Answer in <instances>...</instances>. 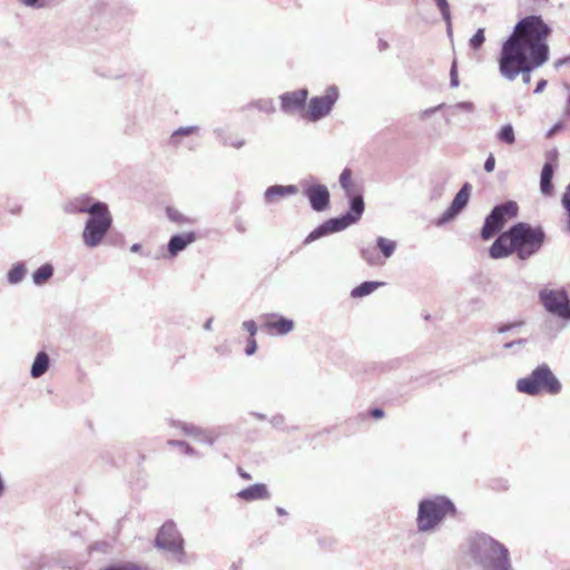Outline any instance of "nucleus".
Returning <instances> with one entry per match:
<instances>
[{"label": "nucleus", "instance_id": "f257e3e1", "mask_svg": "<svg viewBox=\"0 0 570 570\" xmlns=\"http://www.w3.org/2000/svg\"><path fill=\"white\" fill-rule=\"evenodd\" d=\"M551 33L552 28L540 14L525 16L515 23L499 53L549 58L548 38Z\"/></svg>", "mask_w": 570, "mask_h": 570}, {"label": "nucleus", "instance_id": "f03ea898", "mask_svg": "<svg viewBox=\"0 0 570 570\" xmlns=\"http://www.w3.org/2000/svg\"><path fill=\"white\" fill-rule=\"evenodd\" d=\"M340 186L348 200V209L340 216L332 217L314 228L304 239V244H311L333 233H338L358 223L365 212V203L362 190L352 181V170L344 168L338 178Z\"/></svg>", "mask_w": 570, "mask_h": 570}, {"label": "nucleus", "instance_id": "7ed1b4c3", "mask_svg": "<svg viewBox=\"0 0 570 570\" xmlns=\"http://www.w3.org/2000/svg\"><path fill=\"white\" fill-rule=\"evenodd\" d=\"M468 553L482 570H513L508 548L487 533L468 539Z\"/></svg>", "mask_w": 570, "mask_h": 570}, {"label": "nucleus", "instance_id": "20e7f679", "mask_svg": "<svg viewBox=\"0 0 570 570\" xmlns=\"http://www.w3.org/2000/svg\"><path fill=\"white\" fill-rule=\"evenodd\" d=\"M458 510L454 502L446 495H434L422 499L417 505V531L425 533L434 531L443 520L456 517Z\"/></svg>", "mask_w": 570, "mask_h": 570}, {"label": "nucleus", "instance_id": "39448f33", "mask_svg": "<svg viewBox=\"0 0 570 570\" xmlns=\"http://www.w3.org/2000/svg\"><path fill=\"white\" fill-rule=\"evenodd\" d=\"M510 234L512 244L517 247V256L521 261L537 255L547 240V234L542 226H533L524 222L511 225Z\"/></svg>", "mask_w": 570, "mask_h": 570}, {"label": "nucleus", "instance_id": "423d86ee", "mask_svg": "<svg viewBox=\"0 0 570 570\" xmlns=\"http://www.w3.org/2000/svg\"><path fill=\"white\" fill-rule=\"evenodd\" d=\"M549 58L499 53L498 67L502 78L514 81L520 75L525 85L531 82V72L543 66Z\"/></svg>", "mask_w": 570, "mask_h": 570}, {"label": "nucleus", "instance_id": "0eeeda50", "mask_svg": "<svg viewBox=\"0 0 570 570\" xmlns=\"http://www.w3.org/2000/svg\"><path fill=\"white\" fill-rule=\"evenodd\" d=\"M517 391L530 396L541 393L557 395L562 390V384L546 363L538 365L532 372L517 381Z\"/></svg>", "mask_w": 570, "mask_h": 570}, {"label": "nucleus", "instance_id": "6e6552de", "mask_svg": "<svg viewBox=\"0 0 570 570\" xmlns=\"http://www.w3.org/2000/svg\"><path fill=\"white\" fill-rule=\"evenodd\" d=\"M111 226L112 216L107 205L96 213H90V216L85 223L81 235L85 246L88 248L98 247Z\"/></svg>", "mask_w": 570, "mask_h": 570}, {"label": "nucleus", "instance_id": "1a4fd4ad", "mask_svg": "<svg viewBox=\"0 0 570 570\" xmlns=\"http://www.w3.org/2000/svg\"><path fill=\"white\" fill-rule=\"evenodd\" d=\"M519 206L514 200H507L495 205L487 215L480 236L483 240L493 238L507 224L509 219L518 216Z\"/></svg>", "mask_w": 570, "mask_h": 570}, {"label": "nucleus", "instance_id": "9d476101", "mask_svg": "<svg viewBox=\"0 0 570 570\" xmlns=\"http://www.w3.org/2000/svg\"><path fill=\"white\" fill-rule=\"evenodd\" d=\"M185 540L174 521H166L155 538V547L173 553L179 563L185 562Z\"/></svg>", "mask_w": 570, "mask_h": 570}, {"label": "nucleus", "instance_id": "9b49d317", "mask_svg": "<svg viewBox=\"0 0 570 570\" xmlns=\"http://www.w3.org/2000/svg\"><path fill=\"white\" fill-rule=\"evenodd\" d=\"M539 301L549 314L570 322V297L564 288L540 289Z\"/></svg>", "mask_w": 570, "mask_h": 570}, {"label": "nucleus", "instance_id": "f8f14e48", "mask_svg": "<svg viewBox=\"0 0 570 570\" xmlns=\"http://www.w3.org/2000/svg\"><path fill=\"white\" fill-rule=\"evenodd\" d=\"M338 97V88L335 85L328 86L324 95L314 96L309 99L305 115L306 118L313 122L325 118L333 110Z\"/></svg>", "mask_w": 570, "mask_h": 570}, {"label": "nucleus", "instance_id": "ddd939ff", "mask_svg": "<svg viewBox=\"0 0 570 570\" xmlns=\"http://www.w3.org/2000/svg\"><path fill=\"white\" fill-rule=\"evenodd\" d=\"M470 195L471 185L469 183H464L462 187L459 189V191L455 194L450 206L435 220V225L440 227L455 219L461 214V212L468 206Z\"/></svg>", "mask_w": 570, "mask_h": 570}, {"label": "nucleus", "instance_id": "4468645a", "mask_svg": "<svg viewBox=\"0 0 570 570\" xmlns=\"http://www.w3.org/2000/svg\"><path fill=\"white\" fill-rule=\"evenodd\" d=\"M304 195L308 199L309 206L314 212L321 213L328 208L331 195L325 185L313 184L304 188Z\"/></svg>", "mask_w": 570, "mask_h": 570}, {"label": "nucleus", "instance_id": "2eb2a0df", "mask_svg": "<svg viewBox=\"0 0 570 570\" xmlns=\"http://www.w3.org/2000/svg\"><path fill=\"white\" fill-rule=\"evenodd\" d=\"M307 98L308 90L306 88L294 91H286L279 96L281 109L283 112L292 115L304 109Z\"/></svg>", "mask_w": 570, "mask_h": 570}, {"label": "nucleus", "instance_id": "dca6fc26", "mask_svg": "<svg viewBox=\"0 0 570 570\" xmlns=\"http://www.w3.org/2000/svg\"><path fill=\"white\" fill-rule=\"evenodd\" d=\"M106 205L88 195H82L67 203L63 209L69 214H88L90 216V213H96Z\"/></svg>", "mask_w": 570, "mask_h": 570}, {"label": "nucleus", "instance_id": "f3484780", "mask_svg": "<svg viewBox=\"0 0 570 570\" xmlns=\"http://www.w3.org/2000/svg\"><path fill=\"white\" fill-rule=\"evenodd\" d=\"M517 254V247L512 244V236L510 227L501 233L489 248V255L493 259H501L509 257L511 254Z\"/></svg>", "mask_w": 570, "mask_h": 570}, {"label": "nucleus", "instance_id": "a211bd4d", "mask_svg": "<svg viewBox=\"0 0 570 570\" xmlns=\"http://www.w3.org/2000/svg\"><path fill=\"white\" fill-rule=\"evenodd\" d=\"M263 327L272 335H286L294 330V322L279 314L264 315Z\"/></svg>", "mask_w": 570, "mask_h": 570}, {"label": "nucleus", "instance_id": "6ab92c4d", "mask_svg": "<svg viewBox=\"0 0 570 570\" xmlns=\"http://www.w3.org/2000/svg\"><path fill=\"white\" fill-rule=\"evenodd\" d=\"M197 235L195 232H187L173 235L167 244V257L174 258L185 250L190 244L195 243Z\"/></svg>", "mask_w": 570, "mask_h": 570}, {"label": "nucleus", "instance_id": "aec40b11", "mask_svg": "<svg viewBox=\"0 0 570 570\" xmlns=\"http://www.w3.org/2000/svg\"><path fill=\"white\" fill-rule=\"evenodd\" d=\"M176 424L181 429L184 434L191 436L198 440L199 442L213 445L217 440V435H215L214 431L212 430H206L195 424L186 422H177Z\"/></svg>", "mask_w": 570, "mask_h": 570}, {"label": "nucleus", "instance_id": "412c9836", "mask_svg": "<svg viewBox=\"0 0 570 570\" xmlns=\"http://www.w3.org/2000/svg\"><path fill=\"white\" fill-rule=\"evenodd\" d=\"M237 497L246 502H252L256 500H268L271 499V493L264 483H255L252 484L237 493Z\"/></svg>", "mask_w": 570, "mask_h": 570}, {"label": "nucleus", "instance_id": "4be33fe9", "mask_svg": "<svg viewBox=\"0 0 570 570\" xmlns=\"http://www.w3.org/2000/svg\"><path fill=\"white\" fill-rule=\"evenodd\" d=\"M298 193L295 185H272L264 193V200L267 204L274 203L277 197L292 196Z\"/></svg>", "mask_w": 570, "mask_h": 570}, {"label": "nucleus", "instance_id": "5701e85b", "mask_svg": "<svg viewBox=\"0 0 570 570\" xmlns=\"http://www.w3.org/2000/svg\"><path fill=\"white\" fill-rule=\"evenodd\" d=\"M556 166L549 161L544 163L540 174V191L544 196H551L553 193L552 178Z\"/></svg>", "mask_w": 570, "mask_h": 570}, {"label": "nucleus", "instance_id": "b1692460", "mask_svg": "<svg viewBox=\"0 0 570 570\" xmlns=\"http://www.w3.org/2000/svg\"><path fill=\"white\" fill-rule=\"evenodd\" d=\"M49 366H50L49 355L45 351L38 352L32 362L31 368H30L31 377H33V379L41 377L49 370Z\"/></svg>", "mask_w": 570, "mask_h": 570}, {"label": "nucleus", "instance_id": "393cba45", "mask_svg": "<svg viewBox=\"0 0 570 570\" xmlns=\"http://www.w3.org/2000/svg\"><path fill=\"white\" fill-rule=\"evenodd\" d=\"M55 274V267L51 263H45L32 273V282L36 286H42Z\"/></svg>", "mask_w": 570, "mask_h": 570}, {"label": "nucleus", "instance_id": "a878e982", "mask_svg": "<svg viewBox=\"0 0 570 570\" xmlns=\"http://www.w3.org/2000/svg\"><path fill=\"white\" fill-rule=\"evenodd\" d=\"M27 275V265L24 262H17L12 264L7 273V282L10 285L20 284Z\"/></svg>", "mask_w": 570, "mask_h": 570}, {"label": "nucleus", "instance_id": "bb28decb", "mask_svg": "<svg viewBox=\"0 0 570 570\" xmlns=\"http://www.w3.org/2000/svg\"><path fill=\"white\" fill-rule=\"evenodd\" d=\"M383 285V282L365 281L352 289L351 296L353 298H361L367 296Z\"/></svg>", "mask_w": 570, "mask_h": 570}, {"label": "nucleus", "instance_id": "cd10ccee", "mask_svg": "<svg viewBox=\"0 0 570 570\" xmlns=\"http://www.w3.org/2000/svg\"><path fill=\"white\" fill-rule=\"evenodd\" d=\"M375 243L376 248L381 252L384 258H390L396 249V242L383 236L376 237Z\"/></svg>", "mask_w": 570, "mask_h": 570}, {"label": "nucleus", "instance_id": "c85d7f7f", "mask_svg": "<svg viewBox=\"0 0 570 570\" xmlns=\"http://www.w3.org/2000/svg\"><path fill=\"white\" fill-rule=\"evenodd\" d=\"M199 130L198 126H186V127H179L176 130L173 131L169 144L174 147L179 146L180 144V137L190 136L193 134H196Z\"/></svg>", "mask_w": 570, "mask_h": 570}, {"label": "nucleus", "instance_id": "c756f323", "mask_svg": "<svg viewBox=\"0 0 570 570\" xmlns=\"http://www.w3.org/2000/svg\"><path fill=\"white\" fill-rule=\"evenodd\" d=\"M360 256L364 259L370 266H377L381 264L380 257L376 253V248L367 245L360 247Z\"/></svg>", "mask_w": 570, "mask_h": 570}, {"label": "nucleus", "instance_id": "7c9ffc66", "mask_svg": "<svg viewBox=\"0 0 570 570\" xmlns=\"http://www.w3.org/2000/svg\"><path fill=\"white\" fill-rule=\"evenodd\" d=\"M497 138L502 144H505L509 146L513 145L515 142V135H514L513 126L511 124L503 125L499 129V131L497 134Z\"/></svg>", "mask_w": 570, "mask_h": 570}, {"label": "nucleus", "instance_id": "2f4dec72", "mask_svg": "<svg viewBox=\"0 0 570 570\" xmlns=\"http://www.w3.org/2000/svg\"><path fill=\"white\" fill-rule=\"evenodd\" d=\"M166 216L170 222L180 224V225H187L193 224V219L185 216L183 213H180L178 209L168 206L166 208Z\"/></svg>", "mask_w": 570, "mask_h": 570}, {"label": "nucleus", "instance_id": "473e14b6", "mask_svg": "<svg viewBox=\"0 0 570 570\" xmlns=\"http://www.w3.org/2000/svg\"><path fill=\"white\" fill-rule=\"evenodd\" d=\"M248 107H254V108L258 109L259 111H263L266 114H274L276 110L272 99H258V100L249 104Z\"/></svg>", "mask_w": 570, "mask_h": 570}, {"label": "nucleus", "instance_id": "72a5a7b5", "mask_svg": "<svg viewBox=\"0 0 570 570\" xmlns=\"http://www.w3.org/2000/svg\"><path fill=\"white\" fill-rule=\"evenodd\" d=\"M485 42L484 29L479 28L475 33L470 38L469 46L473 50H480Z\"/></svg>", "mask_w": 570, "mask_h": 570}, {"label": "nucleus", "instance_id": "f704fd0d", "mask_svg": "<svg viewBox=\"0 0 570 570\" xmlns=\"http://www.w3.org/2000/svg\"><path fill=\"white\" fill-rule=\"evenodd\" d=\"M101 570H150V569L147 567H144V566H139L137 563L126 562V563H121V564H111Z\"/></svg>", "mask_w": 570, "mask_h": 570}, {"label": "nucleus", "instance_id": "c9c22d12", "mask_svg": "<svg viewBox=\"0 0 570 570\" xmlns=\"http://www.w3.org/2000/svg\"><path fill=\"white\" fill-rule=\"evenodd\" d=\"M168 444L179 448L186 455H196L197 452L190 444L181 440H170Z\"/></svg>", "mask_w": 570, "mask_h": 570}, {"label": "nucleus", "instance_id": "e433bc0d", "mask_svg": "<svg viewBox=\"0 0 570 570\" xmlns=\"http://www.w3.org/2000/svg\"><path fill=\"white\" fill-rule=\"evenodd\" d=\"M450 86L456 88L460 86L459 73H458V60L454 58L450 68Z\"/></svg>", "mask_w": 570, "mask_h": 570}, {"label": "nucleus", "instance_id": "4c0bfd02", "mask_svg": "<svg viewBox=\"0 0 570 570\" xmlns=\"http://www.w3.org/2000/svg\"><path fill=\"white\" fill-rule=\"evenodd\" d=\"M445 190V183H436L432 186L430 190V199L438 200L440 199Z\"/></svg>", "mask_w": 570, "mask_h": 570}, {"label": "nucleus", "instance_id": "58836bf2", "mask_svg": "<svg viewBox=\"0 0 570 570\" xmlns=\"http://www.w3.org/2000/svg\"><path fill=\"white\" fill-rule=\"evenodd\" d=\"M451 110H460L463 112H473L475 110V106L471 101H460L449 107Z\"/></svg>", "mask_w": 570, "mask_h": 570}, {"label": "nucleus", "instance_id": "ea45409f", "mask_svg": "<svg viewBox=\"0 0 570 570\" xmlns=\"http://www.w3.org/2000/svg\"><path fill=\"white\" fill-rule=\"evenodd\" d=\"M434 4L440 11L442 18H448L451 14V8L448 0H433Z\"/></svg>", "mask_w": 570, "mask_h": 570}, {"label": "nucleus", "instance_id": "a19ab883", "mask_svg": "<svg viewBox=\"0 0 570 570\" xmlns=\"http://www.w3.org/2000/svg\"><path fill=\"white\" fill-rule=\"evenodd\" d=\"M242 327L249 334V337H255L257 333V325L255 321L248 320L243 322Z\"/></svg>", "mask_w": 570, "mask_h": 570}, {"label": "nucleus", "instance_id": "79ce46f5", "mask_svg": "<svg viewBox=\"0 0 570 570\" xmlns=\"http://www.w3.org/2000/svg\"><path fill=\"white\" fill-rule=\"evenodd\" d=\"M562 207L564 208L567 215L570 214V181L569 185L566 187V190L561 198Z\"/></svg>", "mask_w": 570, "mask_h": 570}, {"label": "nucleus", "instance_id": "37998d69", "mask_svg": "<svg viewBox=\"0 0 570 570\" xmlns=\"http://www.w3.org/2000/svg\"><path fill=\"white\" fill-rule=\"evenodd\" d=\"M444 107H445V104H440L438 106L424 109L421 111L420 118L426 119V118L431 117L432 115H434L435 112H438L439 110L443 109Z\"/></svg>", "mask_w": 570, "mask_h": 570}, {"label": "nucleus", "instance_id": "c03bdc74", "mask_svg": "<svg viewBox=\"0 0 570 570\" xmlns=\"http://www.w3.org/2000/svg\"><path fill=\"white\" fill-rule=\"evenodd\" d=\"M18 1L26 7L33 8V9H41V8L46 7L47 0H18Z\"/></svg>", "mask_w": 570, "mask_h": 570}, {"label": "nucleus", "instance_id": "a18cd8bd", "mask_svg": "<svg viewBox=\"0 0 570 570\" xmlns=\"http://www.w3.org/2000/svg\"><path fill=\"white\" fill-rule=\"evenodd\" d=\"M269 423L275 429H282L285 424V416L283 414H275L271 417Z\"/></svg>", "mask_w": 570, "mask_h": 570}, {"label": "nucleus", "instance_id": "49530a36", "mask_svg": "<svg viewBox=\"0 0 570 570\" xmlns=\"http://www.w3.org/2000/svg\"><path fill=\"white\" fill-rule=\"evenodd\" d=\"M256 351H257V342H256L255 337H248L247 345L245 348L246 355H248V356L254 355L256 353Z\"/></svg>", "mask_w": 570, "mask_h": 570}, {"label": "nucleus", "instance_id": "de8ad7c7", "mask_svg": "<svg viewBox=\"0 0 570 570\" xmlns=\"http://www.w3.org/2000/svg\"><path fill=\"white\" fill-rule=\"evenodd\" d=\"M494 167H495V158L492 154H490L484 161V170L487 173H491L494 170Z\"/></svg>", "mask_w": 570, "mask_h": 570}, {"label": "nucleus", "instance_id": "09e8293b", "mask_svg": "<svg viewBox=\"0 0 570 570\" xmlns=\"http://www.w3.org/2000/svg\"><path fill=\"white\" fill-rule=\"evenodd\" d=\"M527 344V340L525 338H518V340H514V341H511V342H507L503 347L505 350H511L513 348L514 346H524Z\"/></svg>", "mask_w": 570, "mask_h": 570}, {"label": "nucleus", "instance_id": "8fccbe9b", "mask_svg": "<svg viewBox=\"0 0 570 570\" xmlns=\"http://www.w3.org/2000/svg\"><path fill=\"white\" fill-rule=\"evenodd\" d=\"M563 129V124L561 121L556 122L548 131L547 138H552L557 132Z\"/></svg>", "mask_w": 570, "mask_h": 570}, {"label": "nucleus", "instance_id": "3c124183", "mask_svg": "<svg viewBox=\"0 0 570 570\" xmlns=\"http://www.w3.org/2000/svg\"><path fill=\"white\" fill-rule=\"evenodd\" d=\"M522 325L521 322H515V323H509V324H501L500 326H498L497 331L499 333H505V332H509L511 331L512 328L517 327V326H520Z\"/></svg>", "mask_w": 570, "mask_h": 570}, {"label": "nucleus", "instance_id": "603ef678", "mask_svg": "<svg viewBox=\"0 0 570 570\" xmlns=\"http://www.w3.org/2000/svg\"><path fill=\"white\" fill-rule=\"evenodd\" d=\"M224 144L239 149L245 145V140L244 139H230V140H225Z\"/></svg>", "mask_w": 570, "mask_h": 570}, {"label": "nucleus", "instance_id": "864d4df0", "mask_svg": "<svg viewBox=\"0 0 570 570\" xmlns=\"http://www.w3.org/2000/svg\"><path fill=\"white\" fill-rule=\"evenodd\" d=\"M370 415L376 420L384 416V411L381 407H373L370 410Z\"/></svg>", "mask_w": 570, "mask_h": 570}, {"label": "nucleus", "instance_id": "5fc2aeb1", "mask_svg": "<svg viewBox=\"0 0 570 570\" xmlns=\"http://www.w3.org/2000/svg\"><path fill=\"white\" fill-rule=\"evenodd\" d=\"M446 26V33L450 38H452L453 29H452V16H449L448 18H442Z\"/></svg>", "mask_w": 570, "mask_h": 570}, {"label": "nucleus", "instance_id": "6e6d98bb", "mask_svg": "<svg viewBox=\"0 0 570 570\" xmlns=\"http://www.w3.org/2000/svg\"><path fill=\"white\" fill-rule=\"evenodd\" d=\"M547 80L544 79H540L538 82H537V86L534 88V94H540L544 90V88L547 87Z\"/></svg>", "mask_w": 570, "mask_h": 570}, {"label": "nucleus", "instance_id": "4d7b16f0", "mask_svg": "<svg viewBox=\"0 0 570 570\" xmlns=\"http://www.w3.org/2000/svg\"><path fill=\"white\" fill-rule=\"evenodd\" d=\"M570 63V56H566V57H562L560 59H558L556 62H554V67L557 69H559L560 67L564 66V65H568Z\"/></svg>", "mask_w": 570, "mask_h": 570}, {"label": "nucleus", "instance_id": "13d9d810", "mask_svg": "<svg viewBox=\"0 0 570 570\" xmlns=\"http://www.w3.org/2000/svg\"><path fill=\"white\" fill-rule=\"evenodd\" d=\"M7 491V484H6V481L2 476V474L0 473V499L4 495Z\"/></svg>", "mask_w": 570, "mask_h": 570}, {"label": "nucleus", "instance_id": "bf43d9fd", "mask_svg": "<svg viewBox=\"0 0 570 570\" xmlns=\"http://www.w3.org/2000/svg\"><path fill=\"white\" fill-rule=\"evenodd\" d=\"M377 48L380 51H385L389 48L387 41L380 39L377 43Z\"/></svg>", "mask_w": 570, "mask_h": 570}, {"label": "nucleus", "instance_id": "052dcab7", "mask_svg": "<svg viewBox=\"0 0 570 570\" xmlns=\"http://www.w3.org/2000/svg\"><path fill=\"white\" fill-rule=\"evenodd\" d=\"M563 115L568 118H570V95L567 98V104L563 110Z\"/></svg>", "mask_w": 570, "mask_h": 570}, {"label": "nucleus", "instance_id": "680f3d73", "mask_svg": "<svg viewBox=\"0 0 570 570\" xmlns=\"http://www.w3.org/2000/svg\"><path fill=\"white\" fill-rule=\"evenodd\" d=\"M250 415L256 417L259 421H265L266 420V415L263 414V413H259V412H250Z\"/></svg>", "mask_w": 570, "mask_h": 570}, {"label": "nucleus", "instance_id": "e2e57ef3", "mask_svg": "<svg viewBox=\"0 0 570 570\" xmlns=\"http://www.w3.org/2000/svg\"><path fill=\"white\" fill-rule=\"evenodd\" d=\"M238 473L239 475L244 479V480H250L252 476L249 473L245 472L244 470H242L240 468L238 469Z\"/></svg>", "mask_w": 570, "mask_h": 570}, {"label": "nucleus", "instance_id": "0e129e2a", "mask_svg": "<svg viewBox=\"0 0 570 570\" xmlns=\"http://www.w3.org/2000/svg\"><path fill=\"white\" fill-rule=\"evenodd\" d=\"M140 250H141V245L138 243L131 245V247H130L131 253H140Z\"/></svg>", "mask_w": 570, "mask_h": 570}, {"label": "nucleus", "instance_id": "69168bd1", "mask_svg": "<svg viewBox=\"0 0 570 570\" xmlns=\"http://www.w3.org/2000/svg\"><path fill=\"white\" fill-rule=\"evenodd\" d=\"M212 325H213V318L210 317V318H208V320L205 322V324H204V330H205V331H212V328H213V327H212Z\"/></svg>", "mask_w": 570, "mask_h": 570}, {"label": "nucleus", "instance_id": "338daca9", "mask_svg": "<svg viewBox=\"0 0 570 570\" xmlns=\"http://www.w3.org/2000/svg\"><path fill=\"white\" fill-rule=\"evenodd\" d=\"M276 513L278 515H286L287 514L286 510L284 508H281V507L276 508Z\"/></svg>", "mask_w": 570, "mask_h": 570}, {"label": "nucleus", "instance_id": "774afa93", "mask_svg": "<svg viewBox=\"0 0 570 570\" xmlns=\"http://www.w3.org/2000/svg\"><path fill=\"white\" fill-rule=\"evenodd\" d=\"M568 216V219H567V230L569 232L570 234V214L567 215Z\"/></svg>", "mask_w": 570, "mask_h": 570}]
</instances>
